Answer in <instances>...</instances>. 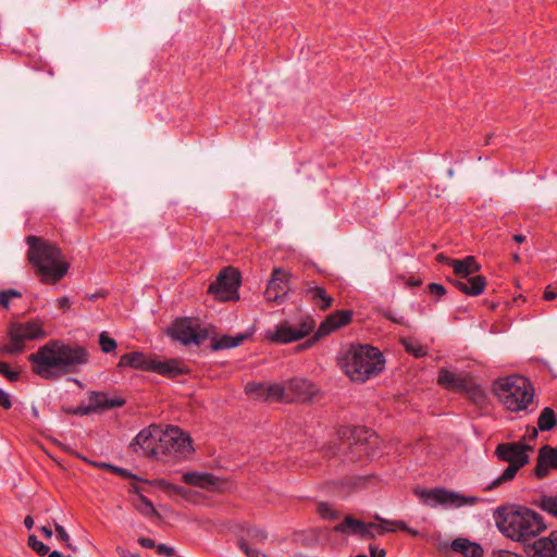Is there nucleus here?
Returning a JSON list of instances; mask_svg holds the SVG:
<instances>
[{"instance_id":"obj_1","label":"nucleus","mask_w":557,"mask_h":557,"mask_svg":"<svg viewBox=\"0 0 557 557\" xmlns=\"http://www.w3.org/2000/svg\"><path fill=\"white\" fill-rule=\"evenodd\" d=\"M27 360L35 375L53 382L79 373L89 363L90 354L79 344L50 339L28 355Z\"/></svg>"},{"instance_id":"obj_2","label":"nucleus","mask_w":557,"mask_h":557,"mask_svg":"<svg viewBox=\"0 0 557 557\" xmlns=\"http://www.w3.org/2000/svg\"><path fill=\"white\" fill-rule=\"evenodd\" d=\"M494 519L506 537L524 544L546 529L543 517L524 506L498 507Z\"/></svg>"},{"instance_id":"obj_3","label":"nucleus","mask_w":557,"mask_h":557,"mask_svg":"<svg viewBox=\"0 0 557 557\" xmlns=\"http://www.w3.org/2000/svg\"><path fill=\"white\" fill-rule=\"evenodd\" d=\"M27 259L44 284H54L65 276L70 263L62 260L61 249L53 243L35 235L26 237Z\"/></svg>"},{"instance_id":"obj_4","label":"nucleus","mask_w":557,"mask_h":557,"mask_svg":"<svg viewBox=\"0 0 557 557\" xmlns=\"http://www.w3.org/2000/svg\"><path fill=\"white\" fill-rule=\"evenodd\" d=\"M338 364L351 381L364 383L382 373L385 359L376 347L367 344H352L343 352Z\"/></svg>"},{"instance_id":"obj_5","label":"nucleus","mask_w":557,"mask_h":557,"mask_svg":"<svg viewBox=\"0 0 557 557\" xmlns=\"http://www.w3.org/2000/svg\"><path fill=\"white\" fill-rule=\"evenodd\" d=\"M493 389L500 403L510 411L528 409L534 397L530 380L518 374L497 379Z\"/></svg>"},{"instance_id":"obj_6","label":"nucleus","mask_w":557,"mask_h":557,"mask_svg":"<svg viewBox=\"0 0 557 557\" xmlns=\"http://www.w3.org/2000/svg\"><path fill=\"white\" fill-rule=\"evenodd\" d=\"M532 450L533 447L531 445L520 441L498 444L495 449V455L498 460L507 462L508 467L497 479L485 486L483 491L488 492L495 490L503 483L513 480L518 471L530 462L528 451Z\"/></svg>"},{"instance_id":"obj_7","label":"nucleus","mask_w":557,"mask_h":557,"mask_svg":"<svg viewBox=\"0 0 557 557\" xmlns=\"http://www.w3.org/2000/svg\"><path fill=\"white\" fill-rule=\"evenodd\" d=\"M341 441L349 442L348 459L359 461L363 457L374 459L379 456L377 434L366 426H341L337 431Z\"/></svg>"},{"instance_id":"obj_8","label":"nucleus","mask_w":557,"mask_h":557,"mask_svg":"<svg viewBox=\"0 0 557 557\" xmlns=\"http://www.w3.org/2000/svg\"><path fill=\"white\" fill-rule=\"evenodd\" d=\"M9 343L0 347L5 355H18L26 349V342L42 339L47 333L42 324L36 320L25 322H11L7 331Z\"/></svg>"},{"instance_id":"obj_9","label":"nucleus","mask_w":557,"mask_h":557,"mask_svg":"<svg viewBox=\"0 0 557 557\" xmlns=\"http://www.w3.org/2000/svg\"><path fill=\"white\" fill-rule=\"evenodd\" d=\"M416 495L428 506H443L446 508H460L463 506H473L480 502L476 496H465L455 491L445 487H434L430 490H417Z\"/></svg>"},{"instance_id":"obj_10","label":"nucleus","mask_w":557,"mask_h":557,"mask_svg":"<svg viewBox=\"0 0 557 557\" xmlns=\"http://www.w3.org/2000/svg\"><path fill=\"white\" fill-rule=\"evenodd\" d=\"M240 285V273L232 268H224L216 278L210 283L208 294L213 295L219 301H231L239 298L238 287Z\"/></svg>"},{"instance_id":"obj_11","label":"nucleus","mask_w":557,"mask_h":557,"mask_svg":"<svg viewBox=\"0 0 557 557\" xmlns=\"http://www.w3.org/2000/svg\"><path fill=\"white\" fill-rule=\"evenodd\" d=\"M160 459L165 456L185 458L193 450L191 440L177 426H169L161 435Z\"/></svg>"},{"instance_id":"obj_12","label":"nucleus","mask_w":557,"mask_h":557,"mask_svg":"<svg viewBox=\"0 0 557 557\" xmlns=\"http://www.w3.org/2000/svg\"><path fill=\"white\" fill-rule=\"evenodd\" d=\"M166 334L174 341L187 346L195 344L201 345L209 336L206 329L199 324H194L190 318H177L168 327Z\"/></svg>"},{"instance_id":"obj_13","label":"nucleus","mask_w":557,"mask_h":557,"mask_svg":"<svg viewBox=\"0 0 557 557\" xmlns=\"http://www.w3.org/2000/svg\"><path fill=\"white\" fill-rule=\"evenodd\" d=\"M315 322L312 318L307 317L298 326H293L288 321H283L276 325L275 330L267 332V338L277 344H288L297 342L311 333Z\"/></svg>"},{"instance_id":"obj_14","label":"nucleus","mask_w":557,"mask_h":557,"mask_svg":"<svg viewBox=\"0 0 557 557\" xmlns=\"http://www.w3.org/2000/svg\"><path fill=\"white\" fill-rule=\"evenodd\" d=\"M161 435L163 431L156 424L143 429L132 441L129 447L137 453L139 449L143 454L152 459H160Z\"/></svg>"},{"instance_id":"obj_15","label":"nucleus","mask_w":557,"mask_h":557,"mask_svg":"<svg viewBox=\"0 0 557 557\" xmlns=\"http://www.w3.org/2000/svg\"><path fill=\"white\" fill-rule=\"evenodd\" d=\"M352 315L354 312L347 309L336 310L332 312L319 325L313 336L306 343V346H311L312 344L329 336L330 334L339 330L341 327L348 325L351 322Z\"/></svg>"},{"instance_id":"obj_16","label":"nucleus","mask_w":557,"mask_h":557,"mask_svg":"<svg viewBox=\"0 0 557 557\" xmlns=\"http://www.w3.org/2000/svg\"><path fill=\"white\" fill-rule=\"evenodd\" d=\"M552 470H557V450L550 445H543L539 449L536 463L531 475L537 480H543L549 475Z\"/></svg>"},{"instance_id":"obj_17","label":"nucleus","mask_w":557,"mask_h":557,"mask_svg":"<svg viewBox=\"0 0 557 557\" xmlns=\"http://www.w3.org/2000/svg\"><path fill=\"white\" fill-rule=\"evenodd\" d=\"M471 380L468 373H455L446 368L438 370L437 384L447 391L463 393Z\"/></svg>"},{"instance_id":"obj_18","label":"nucleus","mask_w":557,"mask_h":557,"mask_svg":"<svg viewBox=\"0 0 557 557\" xmlns=\"http://www.w3.org/2000/svg\"><path fill=\"white\" fill-rule=\"evenodd\" d=\"M289 274L282 269H274L272 277L264 290V297L268 301L280 302L287 294V280Z\"/></svg>"},{"instance_id":"obj_19","label":"nucleus","mask_w":557,"mask_h":557,"mask_svg":"<svg viewBox=\"0 0 557 557\" xmlns=\"http://www.w3.org/2000/svg\"><path fill=\"white\" fill-rule=\"evenodd\" d=\"M524 552L531 557H557V531L525 545Z\"/></svg>"},{"instance_id":"obj_20","label":"nucleus","mask_w":557,"mask_h":557,"mask_svg":"<svg viewBox=\"0 0 557 557\" xmlns=\"http://www.w3.org/2000/svg\"><path fill=\"white\" fill-rule=\"evenodd\" d=\"M375 523H364L361 520L354 518L352 516H346L344 520L334 527V531L339 533H352L361 536L362 539L370 540L374 539L372 528H377Z\"/></svg>"},{"instance_id":"obj_21","label":"nucleus","mask_w":557,"mask_h":557,"mask_svg":"<svg viewBox=\"0 0 557 557\" xmlns=\"http://www.w3.org/2000/svg\"><path fill=\"white\" fill-rule=\"evenodd\" d=\"M110 472L113 473V474L120 475V476H122L124 479H132V480L137 481V482H144V483H148V484H151V485H156V486H158V487H160V488H162L164 491L172 492V493H175L177 495H183V493L185 491V488L183 486L170 483V482H168L164 479H158V480H154V481H149L147 479L138 476L137 474L132 473L131 471H128L125 468H121V467H117V466H114V465L111 466Z\"/></svg>"},{"instance_id":"obj_22","label":"nucleus","mask_w":557,"mask_h":557,"mask_svg":"<svg viewBox=\"0 0 557 557\" xmlns=\"http://www.w3.org/2000/svg\"><path fill=\"white\" fill-rule=\"evenodd\" d=\"M286 383L288 394H292L296 400L310 401L318 392L317 386L304 377H294Z\"/></svg>"},{"instance_id":"obj_23","label":"nucleus","mask_w":557,"mask_h":557,"mask_svg":"<svg viewBox=\"0 0 557 557\" xmlns=\"http://www.w3.org/2000/svg\"><path fill=\"white\" fill-rule=\"evenodd\" d=\"M150 372H156L169 379H176L189 372L188 368L177 359H168L165 361L154 360L151 362Z\"/></svg>"},{"instance_id":"obj_24","label":"nucleus","mask_w":557,"mask_h":557,"mask_svg":"<svg viewBox=\"0 0 557 557\" xmlns=\"http://www.w3.org/2000/svg\"><path fill=\"white\" fill-rule=\"evenodd\" d=\"M89 405L94 412L123 407L126 403L121 396L110 397L107 393L92 391L89 393Z\"/></svg>"},{"instance_id":"obj_25","label":"nucleus","mask_w":557,"mask_h":557,"mask_svg":"<svg viewBox=\"0 0 557 557\" xmlns=\"http://www.w3.org/2000/svg\"><path fill=\"white\" fill-rule=\"evenodd\" d=\"M455 287L468 296L482 294L486 286V278L483 275H471L463 280L451 281Z\"/></svg>"},{"instance_id":"obj_26","label":"nucleus","mask_w":557,"mask_h":557,"mask_svg":"<svg viewBox=\"0 0 557 557\" xmlns=\"http://www.w3.org/2000/svg\"><path fill=\"white\" fill-rule=\"evenodd\" d=\"M305 297L320 310L330 309L334 302V298L326 293L322 286H308L304 292Z\"/></svg>"},{"instance_id":"obj_27","label":"nucleus","mask_w":557,"mask_h":557,"mask_svg":"<svg viewBox=\"0 0 557 557\" xmlns=\"http://www.w3.org/2000/svg\"><path fill=\"white\" fill-rule=\"evenodd\" d=\"M152 361L153 359L148 358L145 354L140 351H132L121 356L117 367H128L141 371H150Z\"/></svg>"},{"instance_id":"obj_28","label":"nucleus","mask_w":557,"mask_h":557,"mask_svg":"<svg viewBox=\"0 0 557 557\" xmlns=\"http://www.w3.org/2000/svg\"><path fill=\"white\" fill-rule=\"evenodd\" d=\"M454 273L458 276V280L471 276L472 274L480 271V264L475 261V258L468 256L462 260L456 259L451 261Z\"/></svg>"},{"instance_id":"obj_29","label":"nucleus","mask_w":557,"mask_h":557,"mask_svg":"<svg viewBox=\"0 0 557 557\" xmlns=\"http://www.w3.org/2000/svg\"><path fill=\"white\" fill-rule=\"evenodd\" d=\"M451 549L465 557H483L484 555V550L480 544L462 537L453 541Z\"/></svg>"},{"instance_id":"obj_30","label":"nucleus","mask_w":557,"mask_h":557,"mask_svg":"<svg viewBox=\"0 0 557 557\" xmlns=\"http://www.w3.org/2000/svg\"><path fill=\"white\" fill-rule=\"evenodd\" d=\"M248 337H249L248 333L238 334L236 336L223 335L220 338L213 337L211 341L210 348L213 351L235 348V347L242 345Z\"/></svg>"},{"instance_id":"obj_31","label":"nucleus","mask_w":557,"mask_h":557,"mask_svg":"<svg viewBox=\"0 0 557 557\" xmlns=\"http://www.w3.org/2000/svg\"><path fill=\"white\" fill-rule=\"evenodd\" d=\"M184 483L201 488H208L216 484V476L210 473L186 472L183 475Z\"/></svg>"},{"instance_id":"obj_32","label":"nucleus","mask_w":557,"mask_h":557,"mask_svg":"<svg viewBox=\"0 0 557 557\" xmlns=\"http://www.w3.org/2000/svg\"><path fill=\"white\" fill-rule=\"evenodd\" d=\"M265 397L264 400H277V401H293L294 398L290 397L287 391V383L284 385L274 383L270 385H265Z\"/></svg>"},{"instance_id":"obj_33","label":"nucleus","mask_w":557,"mask_h":557,"mask_svg":"<svg viewBox=\"0 0 557 557\" xmlns=\"http://www.w3.org/2000/svg\"><path fill=\"white\" fill-rule=\"evenodd\" d=\"M135 509L146 518L157 517L161 518L160 513L156 510L152 502L144 494H139V497L134 502Z\"/></svg>"},{"instance_id":"obj_34","label":"nucleus","mask_w":557,"mask_h":557,"mask_svg":"<svg viewBox=\"0 0 557 557\" xmlns=\"http://www.w3.org/2000/svg\"><path fill=\"white\" fill-rule=\"evenodd\" d=\"M557 425V417L550 407H545L537 419V428L542 432L552 431Z\"/></svg>"},{"instance_id":"obj_35","label":"nucleus","mask_w":557,"mask_h":557,"mask_svg":"<svg viewBox=\"0 0 557 557\" xmlns=\"http://www.w3.org/2000/svg\"><path fill=\"white\" fill-rule=\"evenodd\" d=\"M399 342L403 345L405 351L414 358H422L428 355L426 348L420 345L413 338L401 337Z\"/></svg>"},{"instance_id":"obj_36","label":"nucleus","mask_w":557,"mask_h":557,"mask_svg":"<svg viewBox=\"0 0 557 557\" xmlns=\"http://www.w3.org/2000/svg\"><path fill=\"white\" fill-rule=\"evenodd\" d=\"M463 394L473 401L474 404L481 405L486 399V394L481 385L473 382V379L468 384V387L463 391Z\"/></svg>"},{"instance_id":"obj_37","label":"nucleus","mask_w":557,"mask_h":557,"mask_svg":"<svg viewBox=\"0 0 557 557\" xmlns=\"http://www.w3.org/2000/svg\"><path fill=\"white\" fill-rule=\"evenodd\" d=\"M533 504L557 518V495H543L539 499L534 500Z\"/></svg>"},{"instance_id":"obj_38","label":"nucleus","mask_w":557,"mask_h":557,"mask_svg":"<svg viewBox=\"0 0 557 557\" xmlns=\"http://www.w3.org/2000/svg\"><path fill=\"white\" fill-rule=\"evenodd\" d=\"M375 519L381 522V525H379L380 529L382 530L381 534H383L385 532H389V531H396V530H400L404 532H406V530H409V527L403 520L389 521V520H384V519L380 518L379 516H375Z\"/></svg>"},{"instance_id":"obj_39","label":"nucleus","mask_w":557,"mask_h":557,"mask_svg":"<svg viewBox=\"0 0 557 557\" xmlns=\"http://www.w3.org/2000/svg\"><path fill=\"white\" fill-rule=\"evenodd\" d=\"M265 384L263 383H257V382H249L245 386V392L247 395L255 397L257 399H263L265 397Z\"/></svg>"},{"instance_id":"obj_40","label":"nucleus","mask_w":557,"mask_h":557,"mask_svg":"<svg viewBox=\"0 0 557 557\" xmlns=\"http://www.w3.org/2000/svg\"><path fill=\"white\" fill-rule=\"evenodd\" d=\"M27 544L33 550L37 553V555L41 557L46 556L50 550L49 546L39 541L34 534L28 536Z\"/></svg>"},{"instance_id":"obj_41","label":"nucleus","mask_w":557,"mask_h":557,"mask_svg":"<svg viewBox=\"0 0 557 557\" xmlns=\"http://www.w3.org/2000/svg\"><path fill=\"white\" fill-rule=\"evenodd\" d=\"M99 345L101 347V350L104 352V354H110L112 351L115 350L116 348V342L115 339L109 337L106 332H102L100 335H99Z\"/></svg>"},{"instance_id":"obj_42","label":"nucleus","mask_w":557,"mask_h":557,"mask_svg":"<svg viewBox=\"0 0 557 557\" xmlns=\"http://www.w3.org/2000/svg\"><path fill=\"white\" fill-rule=\"evenodd\" d=\"M22 293L16 289L9 288L0 292V306L9 309V304L12 298H21Z\"/></svg>"},{"instance_id":"obj_43","label":"nucleus","mask_w":557,"mask_h":557,"mask_svg":"<svg viewBox=\"0 0 557 557\" xmlns=\"http://www.w3.org/2000/svg\"><path fill=\"white\" fill-rule=\"evenodd\" d=\"M0 374L3 375L5 379H8L12 383L20 381V379H21V372L11 370L8 363H7V368H2V371L0 372Z\"/></svg>"},{"instance_id":"obj_44","label":"nucleus","mask_w":557,"mask_h":557,"mask_svg":"<svg viewBox=\"0 0 557 557\" xmlns=\"http://www.w3.org/2000/svg\"><path fill=\"white\" fill-rule=\"evenodd\" d=\"M238 547L239 549L247 556V557H259L260 552L253 548H250L249 545L245 540L238 541Z\"/></svg>"},{"instance_id":"obj_45","label":"nucleus","mask_w":557,"mask_h":557,"mask_svg":"<svg viewBox=\"0 0 557 557\" xmlns=\"http://www.w3.org/2000/svg\"><path fill=\"white\" fill-rule=\"evenodd\" d=\"M76 457L79 458L81 460L98 468V469H102V470H107L110 472V468H111V463H108V462H104V461H92V460H89L88 458L82 456L81 454H76Z\"/></svg>"},{"instance_id":"obj_46","label":"nucleus","mask_w":557,"mask_h":557,"mask_svg":"<svg viewBox=\"0 0 557 557\" xmlns=\"http://www.w3.org/2000/svg\"><path fill=\"white\" fill-rule=\"evenodd\" d=\"M428 289L430 294L435 295L437 297H442L447 293L445 286L438 283H430L428 285Z\"/></svg>"},{"instance_id":"obj_47","label":"nucleus","mask_w":557,"mask_h":557,"mask_svg":"<svg viewBox=\"0 0 557 557\" xmlns=\"http://www.w3.org/2000/svg\"><path fill=\"white\" fill-rule=\"evenodd\" d=\"M70 412L75 416H87V414L94 412V408H91L90 405H87V406L82 405V406L74 408Z\"/></svg>"},{"instance_id":"obj_48","label":"nucleus","mask_w":557,"mask_h":557,"mask_svg":"<svg viewBox=\"0 0 557 557\" xmlns=\"http://www.w3.org/2000/svg\"><path fill=\"white\" fill-rule=\"evenodd\" d=\"M383 317L396 324H400V325H405L406 324V320L404 317H400V318H397L394 315L393 311L392 310H385L383 312Z\"/></svg>"},{"instance_id":"obj_49","label":"nucleus","mask_w":557,"mask_h":557,"mask_svg":"<svg viewBox=\"0 0 557 557\" xmlns=\"http://www.w3.org/2000/svg\"><path fill=\"white\" fill-rule=\"evenodd\" d=\"M0 407L10 409L12 407L11 397L8 393L0 388Z\"/></svg>"},{"instance_id":"obj_50","label":"nucleus","mask_w":557,"mask_h":557,"mask_svg":"<svg viewBox=\"0 0 557 557\" xmlns=\"http://www.w3.org/2000/svg\"><path fill=\"white\" fill-rule=\"evenodd\" d=\"M157 552H158V554L164 555L166 557H173L175 555L174 548L171 546H168L165 544H159L157 546Z\"/></svg>"},{"instance_id":"obj_51","label":"nucleus","mask_w":557,"mask_h":557,"mask_svg":"<svg viewBox=\"0 0 557 557\" xmlns=\"http://www.w3.org/2000/svg\"><path fill=\"white\" fill-rule=\"evenodd\" d=\"M55 532H57V537L62 541V542H69L70 541V535L67 534V532L65 531V529L55 523Z\"/></svg>"},{"instance_id":"obj_52","label":"nucleus","mask_w":557,"mask_h":557,"mask_svg":"<svg viewBox=\"0 0 557 557\" xmlns=\"http://www.w3.org/2000/svg\"><path fill=\"white\" fill-rule=\"evenodd\" d=\"M57 302H58V308L63 311L69 310L72 306V301L70 300V298L67 296H62V297L58 298Z\"/></svg>"},{"instance_id":"obj_53","label":"nucleus","mask_w":557,"mask_h":557,"mask_svg":"<svg viewBox=\"0 0 557 557\" xmlns=\"http://www.w3.org/2000/svg\"><path fill=\"white\" fill-rule=\"evenodd\" d=\"M537 435H539V428L536 429L534 426H528L527 432L524 434V438L531 442V441L536 440Z\"/></svg>"},{"instance_id":"obj_54","label":"nucleus","mask_w":557,"mask_h":557,"mask_svg":"<svg viewBox=\"0 0 557 557\" xmlns=\"http://www.w3.org/2000/svg\"><path fill=\"white\" fill-rule=\"evenodd\" d=\"M138 543L140 546H143L145 548H149V549L154 548V547L157 548L154 541L150 537H139Z\"/></svg>"},{"instance_id":"obj_55","label":"nucleus","mask_w":557,"mask_h":557,"mask_svg":"<svg viewBox=\"0 0 557 557\" xmlns=\"http://www.w3.org/2000/svg\"><path fill=\"white\" fill-rule=\"evenodd\" d=\"M370 557H385L386 553L383 548H380L375 545H370Z\"/></svg>"},{"instance_id":"obj_56","label":"nucleus","mask_w":557,"mask_h":557,"mask_svg":"<svg viewBox=\"0 0 557 557\" xmlns=\"http://www.w3.org/2000/svg\"><path fill=\"white\" fill-rule=\"evenodd\" d=\"M320 512H321L322 517H324V518H330V519L335 518L333 512L326 507L325 504L320 505Z\"/></svg>"},{"instance_id":"obj_57","label":"nucleus","mask_w":557,"mask_h":557,"mask_svg":"<svg viewBox=\"0 0 557 557\" xmlns=\"http://www.w3.org/2000/svg\"><path fill=\"white\" fill-rule=\"evenodd\" d=\"M250 535L260 542H262L267 539V533L262 530H255L253 533H250Z\"/></svg>"},{"instance_id":"obj_58","label":"nucleus","mask_w":557,"mask_h":557,"mask_svg":"<svg viewBox=\"0 0 557 557\" xmlns=\"http://www.w3.org/2000/svg\"><path fill=\"white\" fill-rule=\"evenodd\" d=\"M557 297V294L556 292L549 289V287H547L544 292V295H543V298L547 301H550V300H554L555 298Z\"/></svg>"},{"instance_id":"obj_59","label":"nucleus","mask_w":557,"mask_h":557,"mask_svg":"<svg viewBox=\"0 0 557 557\" xmlns=\"http://www.w3.org/2000/svg\"><path fill=\"white\" fill-rule=\"evenodd\" d=\"M406 284L410 287H418L422 284V281L420 278H416L413 276H411L407 282Z\"/></svg>"},{"instance_id":"obj_60","label":"nucleus","mask_w":557,"mask_h":557,"mask_svg":"<svg viewBox=\"0 0 557 557\" xmlns=\"http://www.w3.org/2000/svg\"><path fill=\"white\" fill-rule=\"evenodd\" d=\"M129 493L136 494L137 497H139V494H143V488L136 483H132L129 486Z\"/></svg>"},{"instance_id":"obj_61","label":"nucleus","mask_w":557,"mask_h":557,"mask_svg":"<svg viewBox=\"0 0 557 557\" xmlns=\"http://www.w3.org/2000/svg\"><path fill=\"white\" fill-rule=\"evenodd\" d=\"M39 531L45 535V537L50 539L52 536V530L50 527L42 525L39 528Z\"/></svg>"},{"instance_id":"obj_62","label":"nucleus","mask_w":557,"mask_h":557,"mask_svg":"<svg viewBox=\"0 0 557 557\" xmlns=\"http://www.w3.org/2000/svg\"><path fill=\"white\" fill-rule=\"evenodd\" d=\"M436 260L441 263H447V264L451 265V261L454 259H450V258L446 257L445 255L440 253L436 256Z\"/></svg>"},{"instance_id":"obj_63","label":"nucleus","mask_w":557,"mask_h":557,"mask_svg":"<svg viewBox=\"0 0 557 557\" xmlns=\"http://www.w3.org/2000/svg\"><path fill=\"white\" fill-rule=\"evenodd\" d=\"M106 294L104 293H101V292H97V293H94V294H88L86 295V298L90 301H95L97 300L98 298H101V297H104Z\"/></svg>"},{"instance_id":"obj_64","label":"nucleus","mask_w":557,"mask_h":557,"mask_svg":"<svg viewBox=\"0 0 557 557\" xmlns=\"http://www.w3.org/2000/svg\"><path fill=\"white\" fill-rule=\"evenodd\" d=\"M24 525L26 529L30 530L34 525V519L30 516H26L24 519Z\"/></svg>"}]
</instances>
